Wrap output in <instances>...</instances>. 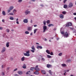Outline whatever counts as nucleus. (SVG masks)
<instances>
[{"label":"nucleus","mask_w":76,"mask_h":76,"mask_svg":"<svg viewBox=\"0 0 76 76\" xmlns=\"http://www.w3.org/2000/svg\"><path fill=\"white\" fill-rule=\"evenodd\" d=\"M6 31L8 33L9 32V29L8 28L6 30Z\"/></svg>","instance_id":"obj_44"},{"label":"nucleus","mask_w":76,"mask_h":76,"mask_svg":"<svg viewBox=\"0 0 76 76\" xmlns=\"http://www.w3.org/2000/svg\"><path fill=\"white\" fill-rule=\"evenodd\" d=\"M38 30L37 29H35L34 30V34H35L36 32L37 31V30Z\"/></svg>","instance_id":"obj_33"},{"label":"nucleus","mask_w":76,"mask_h":76,"mask_svg":"<svg viewBox=\"0 0 76 76\" xmlns=\"http://www.w3.org/2000/svg\"><path fill=\"white\" fill-rule=\"evenodd\" d=\"M52 66L50 64H48L47 66V68H49L50 67H52Z\"/></svg>","instance_id":"obj_12"},{"label":"nucleus","mask_w":76,"mask_h":76,"mask_svg":"<svg viewBox=\"0 0 76 76\" xmlns=\"http://www.w3.org/2000/svg\"><path fill=\"white\" fill-rule=\"evenodd\" d=\"M50 54L52 56L53 55V52H52L51 53H50Z\"/></svg>","instance_id":"obj_50"},{"label":"nucleus","mask_w":76,"mask_h":76,"mask_svg":"<svg viewBox=\"0 0 76 76\" xmlns=\"http://www.w3.org/2000/svg\"><path fill=\"white\" fill-rule=\"evenodd\" d=\"M9 42H8L7 43V44H6V46L7 47H9Z\"/></svg>","instance_id":"obj_29"},{"label":"nucleus","mask_w":76,"mask_h":76,"mask_svg":"<svg viewBox=\"0 0 76 76\" xmlns=\"http://www.w3.org/2000/svg\"><path fill=\"white\" fill-rule=\"evenodd\" d=\"M25 34H29V32L28 31H25Z\"/></svg>","instance_id":"obj_30"},{"label":"nucleus","mask_w":76,"mask_h":76,"mask_svg":"<svg viewBox=\"0 0 76 76\" xmlns=\"http://www.w3.org/2000/svg\"><path fill=\"white\" fill-rule=\"evenodd\" d=\"M70 35V33L69 32H66L65 34H64V38H67L69 37V36Z\"/></svg>","instance_id":"obj_1"},{"label":"nucleus","mask_w":76,"mask_h":76,"mask_svg":"<svg viewBox=\"0 0 76 76\" xmlns=\"http://www.w3.org/2000/svg\"><path fill=\"white\" fill-rule=\"evenodd\" d=\"M30 13V11H28L27 10H26L25 11V15H28V14Z\"/></svg>","instance_id":"obj_8"},{"label":"nucleus","mask_w":76,"mask_h":76,"mask_svg":"<svg viewBox=\"0 0 76 76\" xmlns=\"http://www.w3.org/2000/svg\"><path fill=\"white\" fill-rule=\"evenodd\" d=\"M35 70V67H32L31 68V71H33Z\"/></svg>","instance_id":"obj_24"},{"label":"nucleus","mask_w":76,"mask_h":76,"mask_svg":"<svg viewBox=\"0 0 76 76\" xmlns=\"http://www.w3.org/2000/svg\"><path fill=\"white\" fill-rule=\"evenodd\" d=\"M28 31H31L32 30V27H28Z\"/></svg>","instance_id":"obj_14"},{"label":"nucleus","mask_w":76,"mask_h":76,"mask_svg":"<svg viewBox=\"0 0 76 76\" xmlns=\"http://www.w3.org/2000/svg\"><path fill=\"white\" fill-rule=\"evenodd\" d=\"M43 33H45L46 32V30L47 29V27L46 26H44L43 27Z\"/></svg>","instance_id":"obj_4"},{"label":"nucleus","mask_w":76,"mask_h":76,"mask_svg":"<svg viewBox=\"0 0 76 76\" xmlns=\"http://www.w3.org/2000/svg\"><path fill=\"white\" fill-rule=\"evenodd\" d=\"M41 59H42V60L43 61H45V59L44 58H42Z\"/></svg>","instance_id":"obj_40"},{"label":"nucleus","mask_w":76,"mask_h":76,"mask_svg":"<svg viewBox=\"0 0 76 76\" xmlns=\"http://www.w3.org/2000/svg\"><path fill=\"white\" fill-rule=\"evenodd\" d=\"M46 52L49 54H50V53L48 50H47Z\"/></svg>","instance_id":"obj_26"},{"label":"nucleus","mask_w":76,"mask_h":76,"mask_svg":"<svg viewBox=\"0 0 76 76\" xmlns=\"http://www.w3.org/2000/svg\"><path fill=\"white\" fill-rule=\"evenodd\" d=\"M5 65H2L1 66V68L2 69L4 68H5Z\"/></svg>","instance_id":"obj_32"},{"label":"nucleus","mask_w":76,"mask_h":76,"mask_svg":"<svg viewBox=\"0 0 76 76\" xmlns=\"http://www.w3.org/2000/svg\"><path fill=\"white\" fill-rule=\"evenodd\" d=\"M17 70H18V69L16 68V69H15L14 70L13 72L16 71H17Z\"/></svg>","instance_id":"obj_48"},{"label":"nucleus","mask_w":76,"mask_h":76,"mask_svg":"<svg viewBox=\"0 0 76 76\" xmlns=\"http://www.w3.org/2000/svg\"><path fill=\"white\" fill-rule=\"evenodd\" d=\"M18 73L19 75H21L23 74V72L21 71H18Z\"/></svg>","instance_id":"obj_11"},{"label":"nucleus","mask_w":76,"mask_h":76,"mask_svg":"<svg viewBox=\"0 0 76 76\" xmlns=\"http://www.w3.org/2000/svg\"><path fill=\"white\" fill-rule=\"evenodd\" d=\"M34 50H31V51L32 53H34Z\"/></svg>","instance_id":"obj_47"},{"label":"nucleus","mask_w":76,"mask_h":76,"mask_svg":"<svg viewBox=\"0 0 76 76\" xmlns=\"http://www.w3.org/2000/svg\"><path fill=\"white\" fill-rule=\"evenodd\" d=\"M41 72L42 74H44V75H45L46 74V72L44 70H42L41 71Z\"/></svg>","instance_id":"obj_10"},{"label":"nucleus","mask_w":76,"mask_h":76,"mask_svg":"<svg viewBox=\"0 0 76 76\" xmlns=\"http://www.w3.org/2000/svg\"><path fill=\"white\" fill-rule=\"evenodd\" d=\"M21 60L22 61H24L25 60V57H22Z\"/></svg>","instance_id":"obj_25"},{"label":"nucleus","mask_w":76,"mask_h":76,"mask_svg":"<svg viewBox=\"0 0 76 76\" xmlns=\"http://www.w3.org/2000/svg\"><path fill=\"white\" fill-rule=\"evenodd\" d=\"M39 48L40 49H42V47L41 46H38L37 47V49H39Z\"/></svg>","instance_id":"obj_15"},{"label":"nucleus","mask_w":76,"mask_h":76,"mask_svg":"<svg viewBox=\"0 0 76 76\" xmlns=\"http://www.w3.org/2000/svg\"><path fill=\"white\" fill-rule=\"evenodd\" d=\"M54 26V25L52 24H50L48 25V26L49 27H50L51 26Z\"/></svg>","instance_id":"obj_19"},{"label":"nucleus","mask_w":76,"mask_h":76,"mask_svg":"<svg viewBox=\"0 0 76 76\" xmlns=\"http://www.w3.org/2000/svg\"><path fill=\"white\" fill-rule=\"evenodd\" d=\"M18 18H17L16 19V23L18 24H19V23L18 22Z\"/></svg>","instance_id":"obj_27"},{"label":"nucleus","mask_w":76,"mask_h":76,"mask_svg":"<svg viewBox=\"0 0 76 76\" xmlns=\"http://www.w3.org/2000/svg\"><path fill=\"white\" fill-rule=\"evenodd\" d=\"M26 65L25 64H24L23 66V69H26Z\"/></svg>","instance_id":"obj_21"},{"label":"nucleus","mask_w":76,"mask_h":76,"mask_svg":"<svg viewBox=\"0 0 76 76\" xmlns=\"http://www.w3.org/2000/svg\"><path fill=\"white\" fill-rule=\"evenodd\" d=\"M62 13L63 15H65V14L66 13V12L64 11L62 12Z\"/></svg>","instance_id":"obj_37"},{"label":"nucleus","mask_w":76,"mask_h":76,"mask_svg":"<svg viewBox=\"0 0 76 76\" xmlns=\"http://www.w3.org/2000/svg\"><path fill=\"white\" fill-rule=\"evenodd\" d=\"M47 57L48 58H51V56H50V55H47Z\"/></svg>","instance_id":"obj_41"},{"label":"nucleus","mask_w":76,"mask_h":76,"mask_svg":"<svg viewBox=\"0 0 76 76\" xmlns=\"http://www.w3.org/2000/svg\"><path fill=\"white\" fill-rule=\"evenodd\" d=\"M62 53H59L58 54L59 56H61L62 55Z\"/></svg>","instance_id":"obj_35"},{"label":"nucleus","mask_w":76,"mask_h":76,"mask_svg":"<svg viewBox=\"0 0 76 76\" xmlns=\"http://www.w3.org/2000/svg\"><path fill=\"white\" fill-rule=\"evenodd\" d=\"M31 1H35L36 0H31Z\"/></svg>","instance_id":"obj_62"},{"label":"nucleus","mask_w":76,"mask_h":76,"mask_svg":"<svg viewBox=\"0 0 76 76\" xmlns=\"http://www.w3.org/2000/svg\"><path fill=\"white\" fill-rule=\"evenodd\" d=\"M64 17V16L62 14H61L60 15H59V18H61V19H63Z\"/></svg>","instance_id":"obj_9"},{"label":"nucleus","mask_w":76,"mask_h":76,"mask_svg":"<svg viewBox=\"0 0 76 76\" xmlns=\"http://www.w3.org/2000/svg\"><path fill=\"white\" fill-rule=\"evenodd\" d=\"M5 51V48H4L1 51V53H3Z\"/></svg>","instance_id":"obj_16"},{"label":"nucleus","mask_w":76,"mask_h":76,"mask_svg":"<svg viewBox=\"0 0 76 76\" xmlns=\"http://www.w3.org/2000/svg\"><path fill=\"white\" fill-rule=\"evenodd\" d=\"M71 60L68 59V60H66V62L69 63V62H71Z\"/></svg>","instance_id":"obj_28"},{"label":"nucleus","mask_w":76,"mask_h":76,"mask_svg":"<svg viewBox=\"0 0 76 76\" xmlns=\"http://www.w3.org/2000/svg\"><path fill=\"white\" fill-rule=\"evenodd\" d=\"M3 29V28L2 27H0V30H2Z\"/></svg>","instance_id":"obj_52"},{"label":"nucleus","mask_w":76,"mask_h":76,"mask_svg":"<svg viewBox=\"0 0 76 76\" xmlns=\"http://www.w3.org/2000/svg\"><path fill=\"white\" fill-rule=\"evenodd\" d=\"M62 66L63 67H66V65L65 64H62Z\"/></svg>","instance_id":"obj_17"},{"label":"nucleus","mask_w":76,"mask_h":76,"mask_svg":"<svg viewBox=\"0 0 76 76\" xmlns=\"http://www.w3.org/2000/svg\"><path fill=\"white\" fill-rule=\"evenodd\" d=\"M73 15H76V13L75 12V13H73Z\"/></svg>","instance_id":"obj_55"},{"label":"nucleus","mask_w":76,"mask_h":76,"mask_svg":"<svg viewBox=\"0 0 76 76\" xmlns=\"http://www.w3.org/2000/svg\"><path fill=\"white\" fill-rule=\"evenodd\" d=\"M14 9V7L12 6H11L10 7V10H12V9Z\"/></svg>","instance_id":"obj_22"},{"label":"nucleus","mask_w":76,"mask_h":76,"mask_svg":"<svg viewBox=\"0 0 76 76\" xmlns=\"http://www.w3.org/2000/svg\"><path fill=\"white\" fill-rule=\"evenodd\" d=\"M59 39V38H57V40H58Z\"/></svg>","instance_id":"obj_63"},{"label":"nucleus","mask_w":76,"mask_h":76,"mask_svg":"<svg viewBox=\"0 0 76 76\" xmlns=\"http://www.w3.org/2000/svg\"><path fill=\"white\" fill-rule=\"evenodd\" d=\"M72 6H73V4L72 3H69V4L68 7H69V8H70V7H72Z\"/></svg>","instance_id":"obj_6"},{"label":"nucleus","mask_w":76,"mask_h":76,"mask_svg":"<svg viewBox=\"0 0 76 76\" xmlns=\"http://www.w3.org/2000/svg\"><path fill=\"white\" fill-rule=\"evenodd\" d=\"M23 0H18V2L19 3H21V2H22Z\"/></svg>","instance_id":"obj_43"},{"label":"nucleus","mask_w":76,"mask_h":76,"mask_svg":"<svg viewBox=\"0 0 76 76\" xmlns=\"http://www.w3.org/2000/svg\"><path fill=\"white\" fill-rule=\"evenodd\" d=\"M61 34H62V35H64L65 34L64 31H62V32L61 31Z\"/></svg>","instance_id":"obj_39"},{"label":"nucleus","mask_w":76,"mask_h":76,"mask_svg":"<svg viewBox=\"0 0 76 76\" xmlns=\"http://www.w3.org/2000/svg\"><path fill=\"white\" fill-rule=\"evenodd\" d=\"M72 23H68L66 25V27H68L69 26H72Z\"/></svg>","instance_id":"obj_3"},{"label":"nucleus","mask_w":76,"mask_h":76,"mask_svg":"<svg viewBox=\"0 0 76 76\" xmlns=\"http://www.w3.org/2000/svg\"><path fill=\"white\" fill-rule=\"evenodd\" d=\"M30 72V71L28 72H27L26 73V75L28 74V72Z\"/></svg>","instance_id":"obj_54"},{"label":"nucleus","mask_w":76,"mask_h":76,"mask_svg":"<svg viewBox=\"0 0 76 76\" xmlns=\"http://www.w3.org/2000/svg\"><path fill=\"white\" fill-rule=\"evenodd\" d=\"M13 60V58L12 57H11L10 58V60L12 61Z\"/></svg>","instance_id":"obj_53"},{"label":"nucleus","mask_w":76,"mask_h":76,"mask_svg":"<svg viewBox=\"0 0 76 76\" xmlns=\"http://www.w3.org/2000/svg\"><path fill=\"white\" fill-rule=\"evenodd\" d=\"M45 41H47V39L45 38Z\"/></svg>","instance_id":"obj_59"},{"label":"nucleus","mask_w":76,"mask_h":76,"mask_svg":"<svg viewBox=\"0 0 76 76\" xmlns=\"http://www.w3.org/2000/svg\"><path fill=\"white\" fill-rule=\"evenodd\" d=\"M34 26L35 27H37V25H34Z\"/></svg>","instance_id":"obj_57"},{"label":"nucleus","mask_w":76,"mask_h":76,"mask_svg":"<svg viewBox=\"0 0 76 76\" xmlns=\"http://www.w3.org/2000/svg\"><path fill=\"white\" fill-rule=\"evenodd\" d=\"M2 76H4L5 74H4V72H2Z\"/></svg>","instance_id":"obj_42"},{"label":"nucleus","mask_w":76,"mask_h":76,"mask_svg":"<svg viewBox=\"0 0 76 76\" xmlns=\"http://www.w3.org/2000/svg\"><path fill=\"white\" fill-rule=\"evenodd\" d=\"M67 0H65L64 1V3H65V2Z\"/></svg>","instance_id":"obj_51"},{"label":"nucleus","mask_w":76,"mask_h":76,"mask_svg":"<svg viewBox=\"0 0 76 76\" xmlns=\"http://www.w3.org/2000/svg\"><path fill=\"white\" fill-rule=\"evenodd\" d=\"M74 19H75V20H76V17L74 18Z\"/></svg>","instance_id":"obj_64"},{"label":"nucleus","mask_w":76,"mask_h":76,"mask_svg":"<svg viewBox=\"0 0 76 76\" xmlns=\"http://www.w3.org/2000/svg\"><path fill=\"white\" fill-rule=\"evenodd\" d=\"M17 11L15 10H14L13 11V13H16Z\"/></svg>","instance_id":"obj_38"},{"label":"nucleus","mask_w":76,"mask_h":76,"mask_svg":"<svg viewBox=\"0 0 76 76\" xmlns=\"http://www.w3.org/2000/svg\"><path fill=\"white\" fill-rule=\"evenodd\" d=\"M43 24H44V26H45L46 25V21H44L43 22Z\"/></svg>","instance_id":"obj_34"},{"label":"nucleus","mask_w":76,"mask_h":76,"mask_svg":"<svg viewBox=\"0 0 76 76\" xmlns=\"http://www.w3.org/2000/svg\"><path fill=\"white\" fill-rule=\"evenodd\" d=\"M26 53H24V55L25 56H30V54L29 53H30V52L29 50H28L26 52Z\"/></svg>","instance_id":"obj_2"},{"label":"nucleus","mask_w":76,"mask_h":76,"mask_svg":"<svg viewBox=\"0 0 76 76\" xmlns=\"http://www.w3.org/2000/svg\"><path fill=\"white\" fill-rule=\"evenodd\" d=\"M23 22L24 23H28V21L27 19H25L23 20Z\"/></svg>","instance_id":"obj_7"},{"label":"nucleus","mask_w":76,"mask_h":76,"mask_svg":"<svg viewBox=\"0 0 76 76\" xmlns=\"http://www.w3.org/2000/svg\"><path fill=\"white\" fill-rule=\"evenodd\" d=\"M49 72L50 73V75H52V72L50 70H49Z\"/></svg>","instance_id":"obj_45"},{"label":"nucleus","mask_w":76,"mask_h":76,"mask_svg":"<svg viewBox=\"0 0 76 76\" xmlns=\"http://www.w3.org/2000/svg\"><path fill=\"white\" fill-rule=\"evenodd\" d=\"M9 15H14V14L12 13H10L9 14Z\"/></svg>","instance_id":"obj_46"},{"label":"nucleus","mask_w":76,"mask_h":76,"mask_svg":"<svg viewBox=\"0 0 76 76\" xmlns=\"http://www.w3.org/2000/svg\"><path fill=\"white\" fill-rule=\"evenodd\" d=\"M47 24H50V20H48L47 21Z\"/></svg>","instance_id":"obj_36"},{"label":"nucleus","mask_w":76,"mask_h":76,"mask_svg":"<svg viewBox=\"0 0 76 76\" xmlns=\"http://www.w3.org/2000/svg\"><path fill=\"white\" fill-rule=\"evenodd\" d=\"M2 22H3V23H4V20H2Z\"/></svg>","instance_id":"obj_60"},{"label":"nucleus","mask_w":76,"mask_h":76,"mask_svg":"<svg viewBox=\"0 0 76 76\" xmlns=\"http://www.w3.org/2000/svg\"><path fill=\"white\" fill-rule=\"evenodd\" d=\"M10 69V68L9 67H7V69L8 70L9 69Z\"/></svg>","instance_id":"obj_61"},{"label":"nucleus","mask_w":76,"mask_h":76,"mask_svg":"<svg viewBox=\"0 0 76 76\" xmlns=\"http://www.w3.org/2000/svg\"><path fill=\"white\" fill-rule=\"evenodd\" d=\"M10 20H14V18L12 17H10Z\"/></svg>","instance_id":"obj_23"},{"label":"nucleus","mask_w":76,"mask_h":76,"mask_svg":"<svg viewBox=\"0 0 76 76\" xmlns=\"http://www.w3.org/2000/svg\"><path fill=\"white\" fill-rule=\"evenodd\" d=\"M31 49L33 50H35L34 47V46H33L32 47Z\"/></svg>","instance_id":"obj_31"},{"label":"nucleus","mask_w":76,"mask_h":76,"mask_svg":"<svg viewBox=\"0 0 76 76\" xmlns=\"http://www.w3.org/2000/svg\"><path fill=\"white\" fill-rule=\"evenodd\" d=\"M34 73L36 75H38L39 74V73L38 71H36L34 72Z\"/></svg>","instance_id":"obj_13"},{"label":"nucleus","mask_w":76,"mask_h":76,"mask_svg":"<svg viewBox=\"0 0 76 76\" xmlns=\"http://www.w3.org/2000/svg\"><path fill=\"white\" fill-rule=\"evenodd\" d=\"M31 23H32V20H31Z\"/></svg>","instance_id":"obj_58"},{"label":"nucleus","mask_w":76,"mask_h":76,"mask_svg":"<svg viewBox=\"0 0 76 76\" xmlns=\"http://www.w3.org/2000/svg\"><path fill=\"white\" fill-rule=\"evenodd\" d=\"M67 7V5L66 4H65L64 6V8L65 9H66Z\"/></svg>","instance_id":"obj_18"},{"label":"nucleus","mask_w":76,"mask_h":76,"mask_svg":"<svg viewBox=\"0 0 76 76\" xmlns=\"http://www.w3.org/2000/svg\"><path fill=\"white\" fill-rule=\"evenodd\" d=\"M10 11L11 10H8L7 11L8 13H10Z\"/></svg>","instance_id":"obj_49"},{"label":"nucleus","mask_w":76,"mask_h":76,"mask_svg":"<svg viewBox=\"0 0 76 76\" xmlns=\"http://www.w3.org/2000/svg\"><path fill=\"white\" fill-rule=\"evenodd\" d=\"M38 66L37 65L36 66H35V70H36L37 71H39V69L38 68Z\"/></svg>","instance_id":"obj_5"},{"label":"nucleus","mask_w":76,"mask_h":76,"mask_svg":"<svg viewBox=\"0 0 76 76\" xmlns=\"http://www.w3.org/2000/svg\"><path fill=\"white\" fill-rule=\"evenodd\" d=\"M2 14L3 15H4V16H5V15H6V13L5 12V11H3L2 12Z\"/></svg>","instance_id":"obj_20"},{"label":"nucleus","mask_w":76,"mask_h":76,"mask_svg":"<svg viewBox=\"0 0 76 76\" xmlns=\"http://www.w3.org/2000/svg\"><path fill=\"white\" fill-rule=\"evenodd\" d=\"M14 76H18V75L17 74H15Z\"/></svg>","instance_id":"obj_56"}]
</instances>
